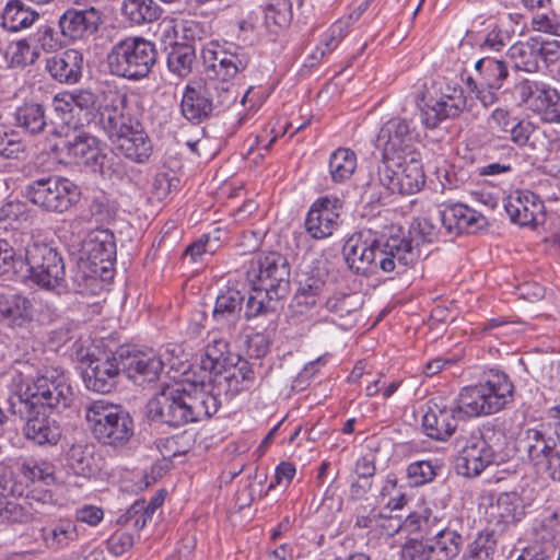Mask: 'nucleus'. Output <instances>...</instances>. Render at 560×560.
<instances>
[{
	"label": "nucleus",
	"mask_w": 560,
	"mask_h": 560,
	"mask_svg": "<svg viewBox=\"0 0 560 560\" xmlns=\"http://www.w3.org/2000/svg\"><path fill=\"white\" fill-rule=\"evenodd\" d=\"M220 405L211 383L185 380L163 386L149 400L147 409L151 420L180 428L209 419Z\"/></svg>",
	"instance_id": "nucleus-1"
},
{
	"label": "nucleus",
	"mask_w": 560,
	"mask_h": 560,
	"mask_svg": "<svg viewBox=\"0 0 560 560\" xmlns=\"http://www.w3.org/2000/svg\"><path fill=\"white\" fill-rule=\"evenodd\" d=\"M72 400L73 390L63 371L44 366L26 380L24 388L8 398V410L20 417L40 408L60 412Z\"/></svg>",
	"instance_id": "nucleus-2"
},
{
	"label": "nucleus",
	"mask_w": 560,
	"mask_h": 560,
	"mask_svg": "<svg viewBox=\"0 0 560 560\" xmlns=\"http://www.w3.org/2000/svg\"><path fill=\"white\" fill-rule=\"evenodd\" d=\"M201 56L209 79L205 84L214 110L229 108L238 96L237 89L231 80L247 68L249 56L240 47H236L235 51H229L213 43L202 47Z\"/></svg>",
	"instance_id": "nucleus-3"
},
{
	"label": "nucleus",
	"mask_w": 560,
	"mask_h": 560,
	"mask_svg": "<svg viewBox=\"0 0 560 560\" xmlns=\"http://www.w3.org/2000/svg\"><path fill=\"white\" fill-rule=\"evenodd\" d=\"M421 121L428 129L438 128L443 121L458 117L468 109V100L457 80L438 77L425 82L417 93Z\"/></svg>",
	"instance_id": "nucleus-4"
},
{
	"label": "nucleus",
	"mask_w": 560,
	"mask_h": 560,
	"mask_svg": "<svg viewBox=\"0 0 560 560\" xmlns=\"http://www.w3.org/2000/svg\"><path fill=\"white\" fill-rule=\"evenodd\" d=\"M514 385L509 375L490 371L482 381L459 393L463 415L469 418L497 413L513 401Z\"/></svg>",
	"instance_id": "nucleus-5"
},
{
	"label": "nucleus",
	"mask_w": 560,
	"mask_h": 560,
	"mask_svg": "<svg viewBox=\"0 0 560 560\" xmlns=\"http://www.w3.org/2000/svg\"><path fill=\"white\" fill-rule=\"evenodd\" d=\"M155 45L142 37H126L116 43L107 55V66L113 75L139 81L147 78L156 63Z\"/></svg>",
	"instance_id": "nucleus-6"
},
{
	"label": "nucleus",
	"mask_w": 560,
	"mask_h": 560,
	"mask_svg": "<svg viewBox=\"0 0 560 560\" xmlns=\"http://www.w3.org/2000/svg\"><path fill=\"white\" fill-rule=\"evenodd\" d=\"M85 420L95 439L109 446H124L133 435V420L121 407L95 400L85 407Z\"/></svg>",
	"instance_id": "nucleus-7"
},
{
	"label": "nucleus",
	"mask_w": 560,
	"mask_h": 560,
	"mask_svg": "<svg viewBox=\"0 0 560 560\" xmlns=\"http://www.w3.org/2000/svg\"><path fill=\"white\" fill-rule=\"evenodd\" d=\"M503 434L492 425H483L472 431L457 456L456 467L466 477L480 475L497 459Z\"/></svg>",
	"instance_id": "nucleus-8"
},
{
	"label": "nucleus",
	"mask_w": 560,
	"mask_h": 560,
	"mask_svg": "<svg viewBox=\"0 0 560 560\" xmlns=\"http://www.w3.org/2000/svg\"><path fill=\"white\" fill-rule=\"evenodd\" d=\"M25 198L49 213H65L79 200V186L69 178L48 176L32 180L24 192Z\"/></svg>",
	"instance_id": "nucleus-9"
},
{
	"label": "nucleus",
	"mask_w": 560,
	"mask_h": 560,
	"mask_svg": "<svg viewBox=\"0 0 560 560\" xmlns=\"http://www.w3.org/2000/svg\"><path fill=\"white\" fill-rule=\"evenodd\" d=\"M440 226L431 217L422 215L413 219L409 225L408 237L390 235L387 238V272L395 268V260L402 266L413 261L418 247L439 240Z\"/></svg>",
	"instance_id": "nucleus-10"
},
{
	"label": "nucleus",
	"mask_w": 560,
	"mask_h": 560,
	"mask_svg": "<svg viewBox=\"0 0 560 560\" xmlns=\"http://www.w3.org/2000/svg\"><path fill=\"white\" fill-rule=\"evenodd\" d=\"M24 278L30 279L45 289L60 284L65 277V265L56 248L46 243L34 242L26 246L23 256Z\"/></svg>",
	"instance_id": "nucleus-11"
},
{
	"label": "nucleus",
	"mask_w": 560,
	"mask_h": 560,
	"mask_svg": "<svg viewBox=\"0 0 560 560\" xmlns=\"http://www.w3.org/2000/svg\"><path fill=\"white\" fill-rule=\"evenodd\" d=\"M385 244L371 229L354 233L345 243L342 255L348 267L357 273L371 275L385 270Z\"/></svg>",
	"instance_id": "nucleus-12"
},
{
	"label": "nucleus",
	"mask_w": 560,
	"mask_h": 560,
	"mask_svg": "<svg viewBox=\"0 0 560 560\" xmlns=\"http://www.w3.org/2000/svg\"><path fill=\"white\" fill-rule=\"evenodd\" d=\"M247 279L254 285L262 287L275 296H285L290 289V266L285 256L278 252L259 254L247 269Z\"/></svg>",
	"instance_id": "nucleus-13"
},
{
	"label": "nucleus",
	"mask_w": 560,
	"mask_h": 560,
	"mask_svg": "<svg viewBox=\"0 0 560 560\" xmlns=\"http://www.w3.org/2000/svg\"><path fill=\"white\" fill-rule=\"evenodd\" d=\"M387 170V190L392 194L411 195L418 192L425 184V174L421 154L415 150L402 151L392 158Z\"/></svg>",
	"instance_id": "nucleus-14"
},
{
	"label": "nucleus",
	"mask_w": 560,
	"mask_h": 560,
	"mask_svg": "<svg viewBox=\"0 0 560 560\" xmlns=\"http://www.w3.org/2000/svg\"><path fill=\"white\" fill-rule=\"evenodd\" d=\"M12 472L0 467V517L11 523H27L36 512L35 503L40 500L34 492L22 497L16 493Z\"/></svg>",
	"instance_id": "nucleus-15"
},
{
	"label": "nucleus",
	"mask_w": 560,
	"mask_h": 560,
	"mask_svg": "<svg viewBox=\"0 0 560 560\" xmlns=\"http://www.w3.org/2000/svg\"><path fill=\"white\" fill-rule=\"evenodd\" d=\"M514 92L521 104L552 122H560V113L556 106L560 93L547 83L524 79L515 84Z\"/></svg>",
	"instance_id": "nucleus-16"
},
{
	"label": "nucleus",
	"mask_w": 560,
	"mask_h": 560,
	"mask_svg": "<svg viewBox=\"0 0 560 560\" xmlns=\"http://www.w3.org/2000/svg\"><path fill=\"white\" fill-rule=\"evenodd\" d=\"M458 413H463L459 398L457 401L442 397L432 398L422 419L427 435L438 441L447 440L457 428Z\"/></svg>",
	"instance_id": "nucleus-17"
},
{
	"label": "nucleus",
	"mask_w": 560,
	"mask_h": 560,
	"mask_svg": "<svg viewBox=\"0 0 560 560\" xmlns=\"http://www.w3.org/2000/svg\"><path fill=\"white\" fill-rule=\"evenodd\" d=\"M121 373L119 348L115 352L104 351L97 357L92 355L84 371L83 380L89 389L106 394L116 387Z\"/></svg>",
	"instance_id": "nucleus-18"
},
{
	"label": "nucleus",
	"mask_w": 560,
	"mask_h": 560,
	"mask_svg": "<svg viewBox=\"0 0 560 560\" xmlns=\"http://www.w3.org/2000/svg\"><path fill=\"white\" fill-rule=\"evenodd\" d=\"M522 443L534 466L545 470L553 481H560V451L555 440L537 429H527Z\"/></svg>",
	"instance_id": "nucleus-19"
},
{
	"label": "nucleus",
	"mask_w": 560,
	"mask_h": 560,
	"mask_svg": "<svg viewBox=\"0 0 560 560\" xmlns=\"http://www.w3.org/2000/svg\"><path fill=\"white\" fill-rule=\"evenodd\" d=\"M511 221L522 228L535 229L545 218V206L540 198L529 190L512 191L504 203Z\"/></svg>",
	"instance_id": "nucleus-20"
},
{
	"label": "nucleus",
	"mask_w": 560,
	"mask_h": 560,
	"mask_svg": "<svg viewBox=\"0 0 560 560\" xmlns=\"http://www.w3.org/2000/svg\"><path fill=\"white\" fill-rule=\"evenodd\" d=\"M122 373L135 383L154 382L163 370V362L153 351L143 352L120 347Z\"/></svg>",
	"instance_id": "nucleus-21"
},
{
	"label": "nucleus",
	"mask_w": 560,
	"mask_h": 560,
	"mask_svg": "<svg viewBox=\"0 0 560 560\" xmlns=\"http://www.w3.org/2000/svg\"><path fill=\"white\" fill-rule=\"evenodd\" d=\"M127 96L118 92L102 93V103L98 107V124L112 142L122 133L133 121L124 115Z\"/></svg>",
	"instance_id": "nucleus-22"
},
{
	"label": "nucleus",
	"mask_w": 560,
	"mask_h": 560,
	"mask_svg": "<svg viewBox=\"0 0 560 560\" xmlns=\"http://www.w3.org/2000/svg\"><path fill=\"white\" fill-rule=\"evenodd\" d=\"M341 207L338 199H329L327 197L316 200L306 217V232L315 240L326 238L337 230L339 225V208Z\"/></svg>",
	"instance_id": "nucleus-23"
},
{
	"label": "nucleus",
	"mask_w": 560,
	"mask_h": 560,
	"mask_svg": "<svg viewBox=\"0 0 560 560\" xmlns=\"http://www.w3.org/2000/svg\"><path fill=\"white\" fill-rule=\"evenodd\" d=\"M58 24L63 37L70 40L84 39L97 32L101 14L93 7L84 10L68 9L59 18Z\"/></svg>",
	"instance_id": "nucleus-24"
},
{
	"label": "nucleus",
	"mask_w": 560,
	"mask_h": 560,
	"mask_svg": "<svg viewBox=\"0 0 560 560\" xmlns=\"http://www.w3.org/2000/svg\"><path fill=\"white\" fill-rule=\"evenodd\" d=\"M116 149L127 159L136 163H144L152 154V142L138 121H133L113 141Z\"/></svg>",
	"instance_id": "nucleus-25"
},
{
	"label": "nucleus",
	"mask_w": 560,
	"mask_h": 560,
	"mask_svg": "<svg viewBox=\"0 0 560 560\" xmlns=\"http://www.w3.org/2000/svg\"><path fill=\"white\" fill-rule=\"evenodd\" d=\"M45 68L55 81L75 84L82 77L83 56L77 49H67L48 58Z\"/></svg>",
	"instance_id": "nucleus-26"
},
{
	"label": "nucleus",
	"mask_w": 560,
	"mask_h": 560,
	"mask_svg": "<svg viewBox=\"0 0 560 560\" xmlns=\"http://www.w3.org/2000/svg\"><path fill=\"white\" fill-rule=\"evenodd\" d=\"M180 109L187 120L196 124L211 116L214 105L211 103V97H209V92L203 82H192L186 86Z\"/></svg>",
	"instance_id": "nucleus-27"
},
{
	"label": "nucleus",
	"mask_w": 560,
	"mask_h": 560,
	"mask_svg": "<svg viewBox=\"0 0 560 560\" xmlns=\"http://www.w3.org/2000/svg\"><path fill=\"white\" fill-rule=\"evenodd\" d=\"M27 421L23 428L25 438L37 445H56L61 438V427L59 422L35 409L33 412L24 416Z\"/></svg>",
	"instance_id": "nucleus-28"
},
{
	"label": "nucleus",
	"mask_w": 560,
	"mask_h": 560,
	"mask_svg": "<svg viewBox=\"0 0 560 560\" xmlns=\"http://www.w3.org/2000/svg\"><path fill=\"white\" fill-rule=\"evenodd\" d=\"M483 217L464 203L446 206L436 218L448 234L470 233L479 228Z\"/></svg>",
	"instance_id": "nucleus-29"
},
{
	"label": "nucleus",
	"mask_w": 560,
	"mask_h": 560,
	"mask_svg": "<svg viewBox=\"0 0 560 560\" xmlns=\"http://www.w3.org/2000/svg\"><path fill=\"white\" fill-rule=\"evenodd\" d=\"M33 311V303L26 296L0 293V322L12 327H22L32 320Z\"/></svg>",
	"instance_id": "nucleus-30"
},
{
	"label": "nucleus",
	"mask_w": 560,
	"mask_h": 560,
	"mask_svg": "<svg viewBox=\"0 0 560 560\" xmlns=\"http://www.w3.org/2000/svg\"><path fill=\"white\" fill-rule=\"evenodd\" d=\"M68 155L75 163H83L101 171L105 167L106 154L98 148V140L94 136L86 133L78 135L67 143Z\"/></svg>",
	"instance_id": "nucleus-31"
},
{
	"label": "nucleus",
	"mask_w": 560,
	"mask_h": 560,
	"mask_svg": "<svg viewBox=\"0 0 560 560\" xmlns=\"http://www.w3.org/2000/svg\"><path fill=\"white\" fill-rule=\"evenodd\" d=\"M42 538L52 551L66 549L79 539L77 524L69 518L59 520L42 529Z\"/></svg>",
	"instance_id": "nucleus-32"
},
{
	"label": "nucleus",
	"mask_w": 560,
	"mask_h": 560,
	"mask_svg": "<svg viewBox=\"0 0 560 560\" xmlns=\"http://www.w3.org/2000/svg\"><path fill=\"white\" fill-rule=\"evenodd\" d=\"M327 293L326 282L320 277L311 275L304 281H301L291 307L294 312L303 314L323 300Z\"/></svg>",
	"instance_id": "nucleus-33"
},
{
	"label": "nucleus",
	"mask_w": 560,
	"mask_h": 560,
	"mask_svg": "<svg viewBox=\"0 0 560 560\" xmlns=\"http://www.w3.org/2000/svg\"><path fill=\"white\" fill-rule=\"evenodd\" d=\"M1 18L3 28L15 33L31 27L39 19V13L22 0H10L3 9Z\"/></svg>",
	"instance_id": "nucleus-34"
},
{
	"label": "nucleus",
	"mask_w": 560,
	"mask_h": 560,
	"mask_svg": "<svg viewBox=\"0 0 560 560\" xmlns=\"http://www.w3.org/2000/svg\"><path fill=\"white\" fill-rule=\"evenodd\" d=\"M14 125L30 135H38L48 127L45 108L39 103H24L14 112Z\"/></svg>",
	"instance_id": "nucleus-35"
},
{
	"label": "nucleus",
	"mask_w": 560,
	"mask_h": 560,
	"mask_svg": "<svg viewBox=\"0 0 560 560\" xmlns=\"http://www.w3.org/2000/svg\"><path fill=\"white\" fill-rule=\"evenodd\" d=\"M88 258L95 266L101 264V269L106 270L116 258V245L113 235L102 231L90 237L85 243Z\"/></svg>",
	"instance_id": "nucleus-36"
},
{
	"label": "nucleus",
	"mask_w": 560,
	"mask_h": 560,
	"mask_svg": "<svg viewBox=\"0 0 560 560\" xmlns=\"http://www.w3.org/2000/svg\"><path fill=\"white\" fill-rule=\"evenodd\" d=\"M514 68L525 72H535L539 69L537 54V37H532L525 42H516L506 54Z\"/></svg>",
	"instance_id": "nucleus-37"
},
{
	"label": "nucleus",
	"mask_w": 560,
	"mask_h": 560,
	"mask_svg": "<svg viewBox=\"0 0 560 560\" xmlns=\"http://www.w3.org/2000/svg\"><path fill=\"white\" fill-rule=\"evenodd\" d=\"M245 294L235 288H228L215 300L213 318L217 322L234 323L240 318Z\"/></svg>",
	"instance_id": "nucleus-38"
},
{
	"label": "nucleus",
	"mask_w": 560,
	"mask_h": 560,
	"mask_svg": "<svg viewBox=\"0 0 560 560\" xmlns=\"http://www.w3.org/2000/svg\"><path fill=\"white\" fill-rule=\"evenodd\" d=\"M462 545V535L455 529L445 527L433 536L429 548L431 556H435V560H452L458 556Z\"/></svg>",
	"instance_id": "nucleus-39"
},
{
	"label": "nucleus",
	"mask_w": 560,
	"mask_h": 560,
	"mask_svg": "<svg viewBox=\"0 0 560 560\" xmlns=\"http://www.w3.org/2000/svg\"><path fill=\"white\" fill-rule=\"evenodd\" d=\"M67 465L78 476H93L97 470L93 446L73 444L67 453Z\"/></svg>",
	"instance_id": "nucleus-40"
},
{
	"label": "nucleus",
	"mask_w": 560,
	"mask_h": 560,
	"mask_svg": "<svg viewBox=\"0 0 560 560\" xmlns=\"http://www.w3.org/2000/svg\"><path fill=\"white\" fill-rule=\"evenodd\" d=\"M475 70L481 77L483 84L489 89L499 90L509 77L505 62L490 57L477 60Z\"/></svg>",
	"instance_id": "nucleus-41"
},
{
	"label": "nucleus",
	"mask_w": 560,
	"mask_h": 560,
	"mask_svg": "<svg viewBox=\"0 0 560 560\" xmlns=\"http://www.w3.org/2000/svg\"><path fill=\"white\" fill-rule=\"evenodd\" d=\"M229 342L222 338L213 337L209 340L200 365L212 374H221L229 358Z\"/></svg>",
	"instance_id": "nucleus-42"
},
{
	"label": "nucleus",
	"mask_w": 560,
	"mask_h": 560,
	"mask_svg": "<svg viewBox=\"0 0 560 560\" xmlns=\"http://www.w3.org/2000/svg\"><path fill=\"white\" fill-rule=\"evenodd\" d=\"M283 298L284 296H275L272 292L265 290L262 287L253 284L246 302V318L275 312L278 301Z\"/></svg>",
	"instance_id": "nucleus-43"
},
{
	"label": "nucleus",
	"mask_w": 560,
	"mask_h": 560,
	"mask_svg": "<svg viewBox=\"0 0 560 560\" xmlns=\"http://www.w3.org/2000/svg\"><path fill=\"white\" fill-rule=\"evenodd\" d=\"M357 168V155L347 148H339L329 158V173L336 183L348 180Z\"/></svg>",
	"instance_id": "nucleus-44"
},
{
	"label": "nucleus",
	"mask_w": 560,
	"mask_h": 560,
	"mask_svg": "<svg viewBox=\"0 0 560 560\" xmlns=\"http://www.w3.org/2000/svg\"><path fill=\"white\" fill-rule=\"evenodd\" d=\"M122 12L135 24L150 23L161 15V10L153 0H125Z\"/></svg>",
	"instance_id": "nucleus-45"
},
{
	"label": "nucleus",
	"mask_w": 560,
	"mask_h": 560,
	"mask_svg": "<svg viewBox=\"0 0 560 560\" xmlns=\"http://www.w3.org/2000/svg\"><path fill=\"white\" fill-rule=\"evenodd\" d=\"M264 23L270 32L288 26L292 19V4L290 0H270L262 10Z\"/></svg>",
	"instance_id": "nucleus-46"
},
{
	"label": "nucleus",
	"mask_w": 560,
	"mask_h": 560,
	"mask_svg": "<svg viewBox=\"0 0 560 560\" xmlns=\"http://www.w3.org/2000/svg\"><path fill=\"white\" fill-rule=\"evenodd\" d=\"M503 21H489L486 33L475 40V46L480 50L501 51L510 42V35L503 30Z\"/></svg>",
	"instance_id": "nucleus-47"
},
{
	"label": "nucleus",
	"mask_w": 560,
	"mask_h": 560,
	"mask_svg": "<svg viewBox=\"0 0 560 560\" xmlns=\"http://www.w3.org/2000/svg\"><path fill=\"white\" fill-rule=\"evenodd\" d=\"M196 59L195 47L190 44L176 45L167 57V67L179 78L187 77Z\"/></svg>",
	"instance_id": "nucleus-48"
},
{
	"label": "nucleus",
	"mask_w": 560,
	"mask_h": 560,
	"mask_svg": "<svg viewBox=\"0 0 560 560\" xmlns=\"http://www.w3.org/2000/svg\"><path fill=\"white\" fill-rule=\"evenodd\" d=\"M28 208L20 200H9L0 207V230H19L28 220Z\"/></svg>",
	"instance_id": "nucleus-49"
},
{
	"label": "nucleus",
	"mask_w": 560,
	"mask_h": 560,
	"mask_svg": "<svg viewBox=\"0 0 560 560\" xmlns=\"http://www.w3.org/2000/svg\"><path fill=\"white\" fill-rule=\"evenodd\" d=\"M497 547V539L493 530L483 529L478 533L464 560H492Z\"/></svg>",
	"instance_id": "nucleus-50"
},
{
	"label": "nucleus",
	"mask_w": 560,
	"mask_h": 560,
	"mask_svg": "<svg viewBox=\"0 0 560 560\" xmlns=\"http://www.w3.org/2000/svg\"><path fill=\"white\" fill-rule=\"evenodd\" d=\"M55 465L48 460L28 459L21 464L20 474L30 481L55 482Z\"/></svg>",
	"instance_id": "nucleus-51"
},
{
	"label": "nucleus",
	"mask_w": 560,
	"mask_h": 560,
	"mask_svg": "<svg viewBox=\"0 0 560 560\" xmlns=\"http://www.w3.org/2000/svg\"><path fill=\"white\" fill-rule=\"evenodd\" d=\"M536 532L544 541L560 542V508L546 509L540 516Z\"/></svg>",
	"instance_id": "nucleus-52"
},
{
	"label": "nucleus",
	"mask_w": 560,
	"mask_h": 560,
	"mask_svg": "<svg viewBox=\"0 0 560 560\" xmlns=\"http://www.w3.org/2000/svg\"><path fill=\"white\" fill-rule=\"evenodd\" d=\"M23 255H16L8 243H0V277L15 275L24 278Z\"/></svg>",
	"instance_id": "nucleus-53"
},
{
	"label": "nucleus",
	"mask_w": 560,
	"mask_h": 560,
	"mask_svg": "<svg viewBox=\"0 0 560 560\" xmlns=\"http://www.w3.org/2000/svg\"><path fill=\"white\" fill-rule=\"evenodd\" d=\"M515 494L512 493H500L494 504L490 506V516L498 518L499 523H510L515 520L517 510Z\"/></svg>",
	"instance_id": "nucleus-54"
},
{
	"label": "nucleus",
	"mask_w": 560,
	"mask_h": 560,
	"mask_svg": "<svg viewBox=\"0 0 560 560\" xmlns=\"http://www.w3.org/2000/svg\"><path fill=\"white\" fill-rule=\"evenodd\" d=\"M439 466L431 460L413 462L407 468L409 483L415 487L425 485L435 478Z\"/></svg>",
	"instance_id": "nucleus-55"
},
{
	"label": "nucleus",
	"mask_w": 560,
	"mask_h": 560,
	"mask_svg": "<svg viewBox=\"0 0 560 560\" xmlns=\"http://www.w3.org/2000/svg\"><path fill=\"white\" fill-rule=\"evenodd\" d=\"M175 33L186 40L185 44L192 46L195 42L202 40L209 34L207 25L196 20H182L175 25Z\"/></svg>",
	"instance_id": "nucleus-56"
},
{
	"label": "nucleus",
	"mask_w": 560,
	"mask_h": 560,
	"mask_svg": "<svg viewBox=\"0 0 560 560\" xmlns=\"http://www.w3.org/2000/svg\"><path fill=\"white\" fill-rule=\"evenodd\" d=\"M515 120L508 108L498 107L491 113L488 126L499 138L505 139Z\"/></svg>",
	"instance_id": "nucleus-57"
},
{
	"label": "nucleus",
	"mask_w": 560,
	"mask_h": 560,
	"mask_svg": "<svg viewBox=\"0 0 560 560\" xmlns=\"http://www.w3.org/2000/svg\"><path fill=\"white\" fill-rule=\"evenodd\" d=\"M369 137L376 150L381 153L382 161H385V145L381 144L382 132L385 128V121L381 110H374L366 119Z\"/></svg>",
	"instance_id": "nucleus-58"
},
{
	"label": "nucleus",
	"mask_w": 560,
	"mask_h": 560,
	"mask_svg": "<svg viewBox=\"0 0 560 560\" xmlns=\"http://www.w3.org/2000/svg\"><path fill=\"white\" fill-rule=\"evenodd\" d=\"M152 515L150 512L144 511V500L136 501L126 512L125 515L120 517V522L125 524H129L137 530H141L151 520Z\"/></svg>",
	"instance_id": "nucleus-59"
},
{
	"label": "nucleus",
	"mask_w": 560,
	"mask_h": 560,
	"mask_svg": "<svg viewBox=\"0 0 560 560\" xmlns=\"http://www.w3.org/2000/svg\"><path fill=\"white\" fill-rule=\"evenodd\" d=\"M70 95L73 107H78L80 110H98L100 103H102V93L95 94L86 89L70 92Z\"/></svg>",
	"instance_id": "nucleus-60"
},
{
	"label": "nucleus",
	"mask_w": 560,
	"mask_h": 560,
	"mask_svg": "<svg viewBox=\"0 0 560 560\" xmlns=\"http://www.w3.org/2000/svg\"><path fill=\"white\" fill-rule=\"evenodd\" d=\"M430 558L431 551L429 545L411 539L402 546L397 560H429Z\"/></svg>",
	"instance_id": "nucleus-61"
},
{
	"label": "nucleus",
	"mask_w": 560,
	"mask_h": 560,
	"mask_svg": "<svg viewBox=\"0 0 560 560\" xmlns=\"http://www.w3.org/2000/svg\"><path fill=\"white\" fill-rule=\"evenodd\" d=\"M348 28L349 23L347 21H337L324 34L320 45L328 54L339 45L343 36L348 33Z\"/></svg>",
	"instance_id": "nucleus-62"
},
{
	"label": "nucleus",
	"mask_w": 560,
	"mask_h": 560,
	"mask_svg": "<svg viewBox=\"0 0 560 560\" xmlns=\"http://www.w3.org/2000/svg\"><path fill=\"white\" fill-rule=\"evenodd\" d=\"M537 54L539 63L553 65L560 58V42L557 39L542 40L537 37Z\"/></svg>",
	"instance_id": "nucleus-63"
},
{
	"label": "nucleus",
	"mask_w": 560,
	"mask_h": 560,
	"mask_svg": "<svg viewBox=\"0 0 560 560\" xmlns=\"http://www.w3.org/2000/svg\"><path fill=\"white\" fill-rule=\"evenodd\" d=\"M11 65L24 67L35 61V54L26 40H19L10 46Z\"/></svg>",
	"instance_id": "nucleus-64"
}]
</instances>
